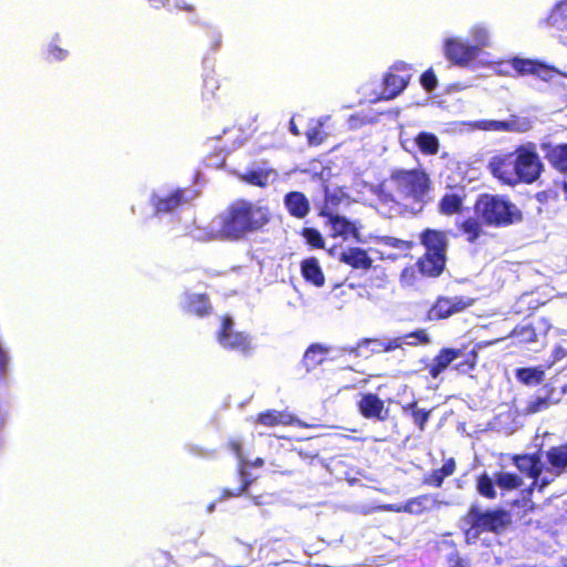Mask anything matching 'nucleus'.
I'll return each instance as SVG.
<instances>
[{"label":"nucleus","mask_w":567,"mask_h":567,"mask_svg":"<svg viewBox=\"0 0 567 567\" xmlns=\"http://www.w3.org/2000/svg\"><path fill=\"white\" fill-rule=\"evenodd\" d=\"M226 447L237 457L240 475L245 476L248 463L244 456L243 442L238 439H230L227 442Z\"/></svg>","instance_id":"a19ab883"},{"label":"nucleus","mask_w":567,"mask_h":567,"mask_svg":"<svg viewBox=\"0 0 567 567\" xmlns=\"http://www.w3.org/2000/svg\"><path fill=\"white\" fill-rule=\"evenodd\" d=\"M560 187L565 194V197L567 199V176H565V179L560 183Z\"/></svg>","instance_id":"69168bd1"},{"label":"nucleus","mask_w":567,"mask_h":567,"mask_svg":"<svg viewBox=\"0 0 567 567\" xmlns=\"http://www.w3.org/2000/svg\"><path fill=\"white\" fill-rule=\"evenodd\" d=\"M301 236L305 238L306 243L315 249H321L324 247V239L316 228H302Z\"/></svg>","instance_id":"79ce46f5"},{"label":"nucleus","mask_w":567,"mask_h":567,"mask_svg":"<svg viewBox=\"0 0 567 567\" xmlns=\"http://www.w3.org/2000/svg\"><path fill=\"white\" fill-rule=\"evenodd\" d=\"M420 83L426 92H432L437 86V79L432 69L425 70L420 78Z\"/></svg>","instance_id":"49530a36"},{"label":"nucleus","mask_w":567,"mask_h":567,"mask_svg":"<svg viewBox=\"0 0 567 567\" xmlns=\"http://www.w3.org/2000/svg\"><path fill=\"white\" fill-rule=\"evenodd\" d=\"M539 27L555 29L559 32L561 41L567 43V0L558 1L548 14L539 20Z\"/></svg>","instance_id":"9b49d317"},{"label":"nucleus","mask_w":567,"mask_h":567,"mask_svg":"<svg viewBox=\"0 0 567 567\" xmlns=\"http://www.w3.org/2000/svg\"><path fill=\"white\" fill-rule=\"evenodd\" d=\"M218 87V81L214 75H208L204 80V89L206 93L214 95L215 89Z\"/></svg>","instance_id":"864d4df0"},{"label":"nucleus","mask_w":567,"mask_h":567,"mask_svg":"<svg viewBox=\"0 0 567 567\" xmlns=\"http://www.w3.org/2000/svg\"><path fill=\"white\" fill-rule=\"evenodd\" d=\"M383 348H384L385 351L390 350V342L389 343H384Z\"/></svg>","instance_id":"338daca9"},{"label":"nucleus","mask_w":567,"mask_h":567,"mask_svg":"<svg viewBox=\"0 0 567 567\" xmlns=\"http://www.w3.org/2000/svg\"><path fill=\"white\" fill-rule=\"evenodd\" d=\"M487 168L502 185L512 187L518 185L514 151L493 156L487 164Z\"/></svg>","instance_id":"6e6552de"},{"label":"nucleus","mask_w":567,"mask_h":567,"mask_svg":"<svg viewBox=\"0 0 567 567\" xmlns=\"http://www.w3.org/2000/svg\"><path fill=\"white\" fill-rule=\"evenodd\" d=\"M308 143L310 145H320L323 142V134L320 127H311L306 133Z\"/></svg>","instance_id":"3c124183"},{"label":"nucleus","mask_w":567,"mask_h":567,"mask_svg":"<svg viewBox=\"0 0 567 567\" xmlns=\"http://www.w3.org/2000/svg\"><path fill=\"white\" fill-rule=\"evenodd\" d=\"M400 143L402 145V147L406 151H409V144L411 143V141L409 138H403L402 137V134L400 135Z\"/></svg>","instance_id":"e2e57ef3"},{"label":"nucleus","mask_w":567,"mask_h":567,"mask_svg":"<svg viewBox=\"0 0 567 567\" xmlns=\"http://www.w3.org/2000/svg\"><path fill=\"white\" fill-rule=\"evenodd\" d=\"M175 7L182 11L192 13L195 11V6L186 2L185 0H176Z\"/></svg>","instance_id":"6e6d98bb"},{"label":"nucleus","mask_w":567,"mask_h":567,"mask_svg":"<svg viewBox=\"0 0 567 567\" xmlns=\"http://www.w3.org/2000/svg\"><path fill=\"white\" fill-rule=\"evenodd\" d=\"M271 173H274V171L270 168L269 169H258V171L249 169V171L245 172L244 174H240L239 179L249 185H254V186L264 188L268 185L269 176Z\"/></svg>","instance_id":"c9c22d12"},{"label":"nucleus","mask_w":567,"mask_h":567,"mask_svg":"<svg viewBox=\"0 0 567 567\" xmlns=\"http://www.w3.org/2000/svg\"><path fill=\"white\" fill-rule=\"evenodd\" d=\"M495 483L502 489L513 491L523 485V480L515 473L497 472Z\"/></svg>","instance_id":"ea45409f"},{"label":"nucleus","mask_w":567,"mask_h":567,"mask_svg":"<svg viewBox=\"0 0 567 567\" xmlns=\"http://www.w3.org/2000/svg\"><path fill=\"white\" fill-rule=\"evenodd\" d=\"M270 220L271 212L267 206L246 198H237L218 216V237L223 240L239 241L264 230Z\"/></svg>","instance_id":"f257e3e1"},{"label":"nucleus","mask_w":567,"mask_h":567,"mask_svg":"<svg viewBox=\"0 0 567 567\" xmlns=\"http://www.w3.org/2000/svg\"><path fill=\"white\" fill-rule=\"evenodd\" d=\"M430 343V337L424 329H419L395 338H392V352L403 349V346L417 347Z\"/></svg>","instance_id":"b1692460"},{"label":"nucleus","mask_w":567,"mask_h":567,"mask_svg":"<svg viewBox=\"0 0 567 567\" xmlns=\"http://www.w3.org/2000/svg\"><path fill=\"white\" fill-rule=\"evenodd\" d=\"M184 310L188 315L206 317L212 312V306L207 293H192L185 299Z\"/></svg>","instance_id":"4be33fe9"},{"label":"nucleus","mask_w":567,"mask_h":567,"mask_svg":"<svg viewBox=\"0 0 567 567\" xmlns=\"http://www.w3.org/2000/svg\"><path fill=\"white\" fill-rule=\"evenodd\" d=\"M449 561L450 567H466L464 560L458 556L451 557Z\"/></svg>","instance_id":"052dcab7"},{"label":"nucleus","mask_w":567,"mask_h":567,"mask_svg":"<svg viewBox=\"0 0 567 567\" xmlns=\"http://www.w3.org/2000/svg\"><path fill=\"white\" fill-rule=\"evenodd\" d=\"M455 460L450 457L440 468L433 470L429 475L424 476L423 484L433 487H441L444 480L451 476L455 472Z\"/></svg>","instance_id":"cd10ccee"},{"label":"nucleus","mask_w":567,"mask_h":567,"mask_svg":"<svg viewBox=\"0 0 567 567\" xmlns=\"http://www.w3.org/2000/svg\"><path fill=\"white\" fill-rule=\"evenodd\" d=\"M546 458L557 475L567 472V442L549 447L546 452Z\"/></svg>","instance_id":"393cba45"},{"label":"nucleus","mask_w":567,"mask_h":567,"mask_svg":"<svg viewBox=\"0 0 567 567\" xmlns=\"http://www.w3.org/2000/svg\"><path fill=\"white\" fill-rule=\"evenodd\" d=\"M485 224L477 215L468 216L465 219L456 223V229L461 236L470 244H475L478 238L484 234L483 227Z\"/></svg>","instance_id":"aec40b11"},{"label":"nucleus","mask_w":567,"mask_h":567,"mask_svg":"<svg viewBox=\"0 0 567 567\" xmlns=\"http://www.w3.org/2000/svg\"><path fill=\"white\" fill-rule=\"evenodd\" d=\"M444 55L452 65L466 68L472 64L480 54V47L468 44L458 38H450L443 44Z\"/></svg>","instance_id":"0eeeda50"},{"label":"nucleus","mask_w":567,"mask_h":567,"mask_svg":"<svg viewBox=\"0 0 567 567\" xmlns=\"http://www.w3.org/2000/svg\"><path fill=\"white\" fill-rule=\"evenodd\" d=\"M414 142L423 155H435L440 148V142L435 134L430 132L419 133Z\"/></svg>","instance_id":"72a5a7b5"},{"label":"nucleus","mask_w":567,"mask_h":567,"mask_svg":"<svg viewBox=\"0 0 567 567\" xmlns=\"http://www.w3.org/2000/svg\"><path fill=\"white\" fill-rule=\"evenodd\" d=\"M289 126H290V132L293 135L298 136L300 134L298 127L296 126V124L293 122V120L290 121Z\"/></svg>","instance_id":"680f3d73"},{"label":"nucleus","mask_w":567,"mask_h":567,"mask_svg":"<svg viewBox=\"0 0 567 567\" xmlns=\"http://www.w3.org/2000/svg\"><path fill=\"white\" fill-rule=\"evenodd\" d=\"M220 328L219 330L217 331V334H216V338H217V341H221L223 339H226L229 334L234 333L235 331L233 330L234 328V321L231 319V317L229 316H223L221 317V320H220Z\"/></svg>","instance_id":"09e8293b"},{"label":"nucleus","mask_w":567,"mask_h":567,"mask_svg":"<svg viewBox=\"0 0 567 567\" xmlns=\"http://www.w3.org/2000/svg\"><path fill=\"white\" fill-rule=\"evenodd\" d=\"M417 266L414 264H411V261L404 266V268L400 272L399 281L402 287H411L415 284L417 279Z\"/></svg>","instance_id":"37998d69"},{"label":"nucleus","mask_w":567,"mask_h":567,"mask_svg":"<svg viewBox=\"0 0 567 567\" xmlns=\"http://www.w3.org/2000/svg\"><path fill=\"white\" fill-rule=\"evenodd\" d=\"M49 55L58 61L64 60L68 56V51L55 45L51 44L48 49Z\"/></svg>","instance_id":"603ef678"},{"label":"nucleus","mask_w":567,"mask_h":567,"mask_svg":"<svg viewBox=\"0 0 567 567\" xmlns=\"http://www.w3.org/2000/svg\"><path fill=\"white\" fill-rule=\"evenodd\" d=\"M340 261L354 269H369L372 265L367 251L359 247H350L342 251Z\"/></svg>","instance_id":"5701e85b"},{"label":"nucleus","mask_w":567,"mask_h":567,"mask_svg":"<svg viewBox=\"0 0 567 567\" xmlns=\"http://www.w3.org/2000/svg\"><path fill=\"white\" fill-rule=\"evenodd\" d=\"M437 499L430 494H423L408 499L404 503L392 504V512L422 515L436 507Z\"/></svg>","instance_id":"ddd939ff"},{"label":"nucleus","mask_w":567,"mask_h":567,"mask_svg":"<svg viewBox=\"0 0 567 567\" xmlns=\"http://www.w3.org/2000/svg\"><path fill=\"white\" fill-rule=\"evenodd\" d=\"M406 408L412 409V417L415 425L422 431L424 430L425 423L430 417V411L424 409L416 408V401L413 399L411 402L406 403Z\"/></svg>","instance_id":"c03bdc74"},{"label":"nucleus","mask_w":567,"mask_h":567,"mask_svg":"<svg viewBox=\"0 0 567 567\" xmlns=\"http://www.w3.org/2000/svg\"><path fill=\"white\" fill-rule=\"evenodd\" d=\"M539 147L550 167L563 176H567V143L554 144L543 141Z\"/></svg>","instance_id":"f8f14e48"},{"label":"nucleus","mask_w":567,"mask_h":567,"mask_svg":"<svg viewBox=\"0 0 567 567\" xmlns=\"http://www.w3.org/2000/svg\"><path fill=\"white\" fill-rule=\"evenodd\" d=\"M513 462L522 473L533 478L528 488L532 492L537 486V481L543 472L539 455L537 453L515 455Z\"/></svg>","instance_id":"4468645a"},{"label":"nucleus","mask_w":567,"mask_h":567,"mask_svg":"<svg viewBox=\"0 0 567 567\" xmlns=\"http://www.w3.org/2000/svg\"><path fill=\"white\" fill-rule=\"evenodd\" d=\"M187 189L176 188L165 197H154L153 207L156 214H168L174 209L187 204L189 202Z\"/></svg>","instance_id":"2eb2a0df"},{"label":"nucleus","mask_w":567,"mask_h":567,"mask_svg":"<svg viewBox=\"0 0 567 567\" xmlns=\"http://www.w3.org/2000/svg\"><path fill=\"white\" fill-rule=\"evenodd\" d=\"M148 2L152 8L161 9L165 8L169 3V0H148Z\"/></svg>","instance_id":"bf43d9fd"},{"label":"nucleus","mask_w":567,"mask_h":567,"mask_svg":"<svg viewBox=\"0 0 567 567\" xmlns=\"http://www.w3.org/2000/svg\"><path fill=\"white\" fill-rule=\"evenodd\" d=\"M264 460L261 457H257L250 465L252 467H260L264 465Z\"/></svg>","instance_id":"0e129e2a"},{"label":"nucleus","mask_w":567,"mask_h":567,"mask_svg":"<svg viewBox=\"0 0 567 567\" xmlns=\"http://www.w3.org/2000/svg\"><path fill=\"white\" fill-rule=\"evenodd\" d=\"M544 395H538L529 400L525 406V414H535L540 411L547 410L551 405L556 404L558 400H555V389L546 385L544 389Z\"/></svg>","instance_id":"bb28decb"},{"label":"nucleus","mask_w":567,"mask_h":567,"mask_svg":"<svg viewBox=\"0 0 567 567\" xmlns=\"http://www.w3.org/2000/svg\"><path fill=\"white\" fill-rule=\"evenodd\" d=\"M425 252L415 261L419 272L429 278L440 277L446 267L449 240L445 231L424 229L419 236Z\"/></svg>","instance_id":"7ed1b4c3"},{"label":"nucleus","mask_w":567,"mask_h":567,"mask_svg":"<svg viewBox=\"0 0 567 567\" xmlns=\"http://www.w3.org/2000/svg\"><path fill=\"white\" fill-rule=\"evenodd\" d=\"M474 35L478 42L480 48L486 47L488 44V37H487V33L485 32V30H483V29L475 30Z\"/></svg>","instance_id":"5fc2aeb1"},{"label":"nucleus","mask_w":567,"mask_h":567,"mask_svg":"<svg viewBox=\"0 0 567 567\" xmlns=\"http://www.w3.org/2000/svg\"><path fill=\"white\" fill-rule=\"evenodd\" d=\"M328 352V349L319 343H312L306 350L302 361L306 365L307 370H312L321 364L324 360V357Z\"/></svg>","instance_id":"f704fd0d"},{"label":"nucleus","mask_w":567,"mask_h":567,"mask_svg":"<svg viewBox=\"0 0 567 567\" xmlns=\"http://www.w3.org/2000/svg\"><path fill=\"white\" fill-rule=\"evenodd\" d=\"M383 406V401L373 393L364 394L359 402L360 413L364 417H380Z\"/></svg>","instance_id":"2f4dec72"},{"label":"nucleus","mask_w":567,"mask_h":567,"mask_svg":"<svg viewBox=\"0 0 567 567\" xmlns=\"http://www.w3.org/2000/svg\"><path fill=\"white\" fill-rule=\"evenodd\" d=\"M491 126L499 131H509L512 128V124L505 121H493Z\"/></svg>","instance_id":"4d7b16f0"},{"label":"nucleus","mask_w":567,"mask_h":567,"mask_svg":"<svg viewBox=\"0 0 567 567\" xmlns=\"http://www.w3.org/2000/svg\"><path fill=\"white\" fill-rule=\"evenodd\" d=\"M474 302L473 298L464 296L439 297L429 310V318L432 320L447 319L455 313L466 310Z\"/></svg>","instance_id":"1a4fd4ad"},{"label":"nucleus","mask_w":567,"mask_h":567,"mask_svg":"<svg viewBox=\"0 0 567 567\" xmlns=\"http://www.w3.org/2000/svg\"><path fill=\"white\" fill-rule=\"evenodd\" d=\"M462 355V349L442 348L425 367L432 379H437L450 364Z\"/></svg>","instance_id":"dca6fc26"},{"label":"nucleus","mask_w":567,"mask_h":567,"mask_svg":"<svg viewBox=\"0 0 567 567\" xmlns=\"http://www.w3.org/2000/svg\"><path fill=\"white\" fill-rule=\"evenodd\" d=\"M284 204L290 216L302 219L310 212V203L301 192H289L284 197Z\"/></svg>","instance_id":"f3484780"},{"label":"nucleus","mask_w":567,"mask_h":567,"mask_svg":"<svg viewBox=\"0 0 567 567\" xmlns=\"http://www.w3.org/2000/svg\"><path fill=\"white\" fill-rule=\"evenodd\" d=\"M514 154L518 185L535 183L544 172V164L536 152L535 144L518 145Z\"/></svg>","instance_id":"423d86ee"},{"label":"nucleus","mask_w":567,"mask_h":567,"mask_svg":"<svg viewBox=\"0 0 567 567\" xmlns=\"http://www.w3.org/2000/svg\"><path fill=\"white\" fill-rule=\"evenodd\" d=\"M349 196L347 193L340 188L330 189L328 185L324 186V198L319 206V215L322 217H327L336 214L339 206L347 202Z\"/></svg>","instance_id":"a211bd4d"},{"label":"nucleus","mask_w":567,"mask_h":567,"mask_svg":"<svg viewBox=\"0 0 567 567\" xmlns=\"http://www.w3.org/2000/svg\"><path fill=\"white\" fill-rule=\"evenodd\" d=\"M204 41L208 50L216 51L220 47L221 38L216 30L207 28L204 32Z\"/></svg>","instance_id":"de8ad7c7"},{"label":"nucleus","mask_w":567,"mask_h":567,"mask_svg":"<svg viewBox=\"0 0 567 567\" xmlns=\"http://www.w3.org/2000/svg\"><path fill=\"white\" fill-rule=\"evenodd\" d=\"M461 349H462V355L460 358H462V360L458 361L454 365V369L458 373L467 374V373L472 372L477 365V360H478L477 350L474 348L467 352H464L465 349L464 348H461Z\"/></svg>","instance_id":"58836bf2"},{"label":"nucleus","mask_w":567,"mask_h":567,"mask_svg":"<svg viewBox=\"0 0 567 567\" xmlns=\"http://www.w3.org/2000/svg\"><path fill=\"white\" fill-rule=\"evenodd\" d=\"M439 210L446 216L461 214L463 210V197L455 193L444 194L440 199Z\"/></svg>","instance_id":"473e14b6"},{"label":"nucleus","mask_w":567,"mask_h":567,"mask_svg":"<svg viewBox=\"0 0 567 567\" xmlns=\"http://www.w3.org/2000/svg\"><path fill=\"white\" fill-rule=\"evenodd\" d=\"M383 79L385 82H388L390 80V73L385 74Z\"/></svg>","instance_id":"774afa93"},{"label":"nucleus","mask_w":567,"mask_h":567,"mask_svg":"<svg viewBox=\"0 0 567 567\" xmlns=\"http://www.w3.org/2000/svg\"><path fill=\"white\" fill-rule=\"evenodd\" d=\"M519 382L526 385L540 384L544 380V371L539 367L535 368H519L515 372Z\"/></svg>","instance_id":"e433bc0d"},{"label":"nucleus","mask_w":567,"mask_h":567,"mask_svg":"<svg viewBox=\"0 0 567 567\" xmlns=\"http://www.w3.org/2000/svg\"><path fill=\"white\" fill-rule=\"evenodd\" d=\"M474 214L483 219L486 227L506 228L523 221L518 206L507 195L480 194L473 205Z\"/></svg>","instance_id":"f03ea898"},{"label":"nucleus","mask_w":567,"mask_h":567,"mask_svg":"<svg viewBox=\"0 0 567 567\" xmlns=\"http://www.w3.org/2000/svg\"><path fill=\"white\" fill-rule=\"evenodd\" d=\"M328 219V223L331 227V236L332 237H341L344 240H348L350 238L358 239L359 238V230L354 226L353 223H351L349 219H347L343 216H340L338 214H333L326 217Z\"/></svg>","instance_id":"6ab92c4d"},{"label":"nucleus","mask_w":567,"mask_h":567,"mask_svg":"<svg viewBox=\"0 0 567 567\" xmlns=\"http://www.w3.org/2000/svg\"><path fill=\"white\" fill-rule=\"evenodd\" d=\"M251 485V481L247 477H245L241 482V484L235 489L230 491L228 488L223 489L221 492V498H231L240 496L243 493H245L248 487Z\"/></svg>","instance_id":"8fccbe9b"},{"label":"nucleus","mask_w":567,"mask_h":567,"mask_svg":"<svg viewBox=\"0 0 567 567\" xmlns=\"http://www.w3.org/2000/svg\"><path fill=\"white\" fill-rule=\"evenodd\" d=\"M300 271L306 282L317 288L323 287L326 278L317 258L303 259L300 264Z\"/></svg>","instance_id":"412c9836"},{"label":"nucleus","mask_w":567,"mask_h":567,"mask_svg":"<svg viewBox=\"0 0 567 567\" xmlns=\"http://www.w3.org/2000/svg\"><path fill=\"white\" fill-rule=\"evenodd\" d=\"M392 70L400 73H392V99L400 94L409 84L411 79L410 68L403 62L392 64Z\"/></svg>","instance_id":"7c9ffc66"},{"label":"nucleus","mask_w":567,"mask_h":567,"mask_svg":"<svg viewBox=\"0 0 567 567\" xmlns=\"http://www.w3.org/2000/svg\"><path fill=\"white\" fill-rule=\"evenodd\" d=\"M467 528L464 530L466 537L477 539L482 534L491 533L501 535L506 532L513 523L508 511L496 507L483 511L478 505L472 504L462 517Z\"/></svg>","instance_id":"20e7f679"},{"label":"nucleus","mask_w":567,"mask_h":567,"mask_svg":"<svg viewBox=\"0 0 567 567\" xmlns=\"http://www.w3.org/2000/svg\"><path fill=\"white\" fill-rule=\"evenodd\" d=\"M256 424H260L267 427H275L279 425L291 424V416L281 411L266 410L258 413L254 420Z\"/></svg>","instance_id":"c756f323"},{"label":"nucleus","mask_w":567,"mask_h":567,"mask_svg":"<svg viewBox=\"0 0 567 567\" xmlns=\"http://www.w3.org/2000/svg\"><path fill=\"white\" fill-rule=\"evenodd\" d=\"M511 65L518 75H535L543 81H550L556 75L557 70L544 62L533 59L513 58Z\"/></svg>","instance_id":"9d476101"},{"label":"nucleus","mask_w":567,"mask_h":567,"mask_svg":"<svg viewBox=\"0 0 567 567\" xmlns=\"http://www.w3.org/2000/svg\"><path fill=\"white\" fill-rule=\"evenodd\" d=\"M8 364V357L3 349L0 347V373L4 372Z\"/></svg>","instance_id":"13d9d810"},{"label":"nucleus","mask_w":567,"mask_h":567,"mask_svg":"<svg viewBox=\"0 0 567 567\" xmlns=\"http://www.w3.org/2000/svg\"><path fill=\"white\" fill-rule=\"evenodd\" d=\"M513 336L520 339L526 343H532L537 340L536 330L530 324L516 326L512 332Z\"/></svg>","instance_id":"a18cd8bd"},{"label":"nucleus","mask_w":567,"mask_h":567,"mask_svg":"<svg viewBox=\"0 0 567 567\" xmlns=\"http://www.w3.org/2000/svg\"><path fill=\"white\" fill-rule=\"evenodd\" d=\"M417 240L414 238L404 240L392 237V261L399 259L414 260V250L417 249Z\"/></svg>","instance_id":"a878e982"},{"label":"nucleus","mask_w":567,"mask_h":567,"mask_svg":"<svg viewBox=\"0 0 567 567\" xmlns=\"http://www.w3.org/2000/svg\"><path fill=\"white\" fill-rule=\"evenodd\" d=\"M219 344L229 350L236 351L244 354H247L251 350V341L247 333L245 332H234L229 334L226 339L219 341Z\"/></svg>","instance_id":"c85d7f7f"},{"label":"nucleus","mask_w":567,"mask_h":567,"mask_svg":"<svg viewBox=\"0 0 567 567\" xmlns=\"http://www.w3.org/2000/svg\"><path fill=\"white\" fill-rule=\"evenodd\" d=\"M395 183V193L399 200L419 203L430 188L427 174L420 169L396 171L392 173Z\"/></svg>","instance_id":"39448f33"},{"label":"nucleus","mask_w":567,"mask_h":567,"mask_svg":"<svg viewBox=\"0 0 567 567\" xmlns=\"http://www.w3.org/2000/svg\"><path fill=\"white\" fill-rule=\"evenodd\" d=\"M495 478L487 473H482L476 477V489L478 494L487 499H495L497 494L495 489Z\"/></svg>","instance_id":"4c0bfd02"}]
</instances>
